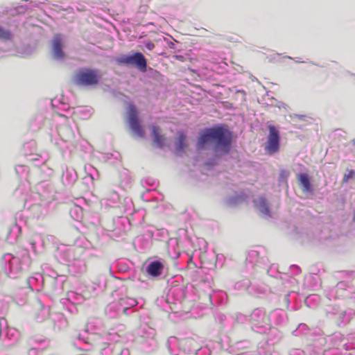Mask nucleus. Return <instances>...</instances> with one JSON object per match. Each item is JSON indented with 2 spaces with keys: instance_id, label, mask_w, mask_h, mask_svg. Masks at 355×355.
I'll use <instances>...</instances> for the list:
<instances>
[{
  "instance_id": "obj_3",
  "label": "nucleus",
  "mask_w": 355,
  "mask_h": 355,
  "mask_svg": "<svg viewBox=\"0 0 355 355\" xmlns=\"http://www.w3.org/2000/svg\"><path fill=\"white\" fill-rule=\"evenodd\" d=\"M128 119L130 128L134 135L137 137L144 138L146 132L144 128L140 124L139 121V112L136 106L133 104H130L128 106Z\"/></svg>"
},
{
  "instance_id": "obj_6",
  "label": "nucleus",
  "mask_w": 355,
  "mask_h": 355,
  "mask_svg": "<svg viewBox=\"0 0 355 355\" xmlns=\"http://www.w3.org/2000/svg\"><path fill=\"white\" fill-rule=\"evenodd\" d=\"M151 129V137L153 145L159 148H163L166 141V137L161 133V128L159 126L153 125Z\"/></svg>"
},
{
  "instance_id": "obj_1",
  "label": "nucleus",
  "mask_w": 355,
  "mask_h": 355,
  "mask_svg": "<svg viewBox=\"0 0 355 355\" xmlns=\"http://www.w3.org/2000/svg\"><path fill=\"white\" fill-rule=\"evenodd\" d=\"M232 141V132L224 125H218L213 128H206L200 134L198 139V148H202L206 144H214L216 150H220L224 153L230 150Z\"/></svg>"
},
{
  "instance_id": "obj_7",
  "label": "nucleus",
  "mask_w": 355,
  "mask_h": 355,
  "mask_svg": "<svg viewBox=\"0 0 355 355\" xmlns=\"http://www.w3.org/2000/svg\"><path fill=\"white\" fill-rule=\"evenodd\" d=\"M164 268V266L161 261H153L146 268V272L151 277L157 278L162 274Z\"/></svg>"
},
{
  "instance_id": "obj_4",
  "label": "nucleus",
  "mask_w": 355,
  "mask_h": 355,
  "mask_svg": "<svg viewBox=\"0 0 355 355\" xmlns=\"http://www.w3.org/2000/svg\"><path fill=\"white\" fill-rule=\"evenodd\" d=\"M116 62L119 64L135 66L141 71H145L146 70V59L140 52H136L132 55H122L116 59Z\"/></svg>"
},
{
  "instance_id": "obj_8",
  "label": "nucleus",
  "mask_w": 355,
  "mask_h": 355,
  "mask_svg": "<svg viewBox=\"0 0 355 355\" xmlns=\"http://www.w3.org/2000/svg\"><path fill=\"white\" fill-rule=\"evenodd\" d=\"M297 180L300 187L304 193H311L313 192V187L311 184L309 176L307 173H299L297 175Z\"/></svg>"
},
{
  "instance_id": "obj_14",
  "label": "nucleus",
  "mask_w": 355,
  "mask_h": 355,
  "mask_svg": "<svg viewBox=\"0 0 355 355\" xmlns=\"http://www.w3.org/2000/svg\"><path fill=\"white\" fill-rule=\"evenodd\" d=\"M145 46L148 50L152 51L155 47V44L151 41H147L145 44Z\"/></svg>"
},
{
  "instance_id": "obj_9",
  "label": "nucleus",
  "mask_w": 355,
  "mask_h": 355,
  "mask_svg": "<svg viewBox=\"0 0 355 355\" xmlns=\"http://www.w3.org/2000/svg\"><path fill=\"white\" fill-rule=\"evenodd\" d=\"M62 38L60 35H56L53 40V51L55 58H62L64 53L62 50Z\"/></svg>"
},
{
  "instance_id": "obj_12",
  "label": "nucleus",
  "mask_w": 355,
  "mask_h": 355,
  "mask_svg": "<svg viewBox=\"0 0 355 355\" xmlns=\"http://www.w3.org/2000/svg\"><path fill=\"white\" fill-rule=\"evenodd\" d=\"M0 38L8 40L11 39V33L9 31L3 29L0 26Z\"/></svg>"
},
{
  "instance_id": "obj_5",
  "label": "nucleus",
  "mask_w": 355,
  "mask_h": 355,
  "mask_svg": "<svg viewBox=\"0 0 355 355\" xmlns=\"http://www.w3.org/2000/svg\"><path fill=\"white\" fill-rule=\"evenodd\" d=\"M268 130L269 134L265 150L268 154L272 155L279 149V132L274 125H269Z\"/></svg>"
},
{
  "instance_id": "obj_13",
  "label": "nucleus",
  "mask_w": 355,
  "mask_h": 355,
  "mask_svg": "<svg viewBox=\"0 0 355 355\" xmlns=\"http://www.w3.org/2000/svg\"><path fill=\"white\" fill-rule=\"evenodd\" d=\"M354 175V170H350L347 174H345L343 177V182H347L350 178H352Z\"/></svg>"
},
{
  "instance_id": "obj_2",
  "label": "nucleus",
  "mask_w": 355,
  "mask_h": 355,
  "mask_svg": "<svg viewBox=\"0 0 355 355\" xmlns=\"http://www.w3.org/2000/svg\"><path fill=\"white\" fill-rule=\"evenodd\" d=\"M101 78L102 75L98 69L81 68L76 72L73 83L80 87L95 86L99 83Z\"/></svg>"
},
{
  "instance_id": "obj_11",
  "label": "nucleus",
  "mask_w": 355,
  "mask_h": 355,
  "mask_svg": "<svg viewBox=\"0 0 355 355\" xmlns=\"http://www.w3.org/2000/svg\"><path fill=\"white\" fill-rule=\"evenodd\" d=\"M187 146L186 143V136L183 132H178V140L176 141V148L178 150H182L185 147Z\"/></svg>"
},
{
  "instance_id": "obj_15",
  "label": "nucleus",
  "mask_w": 355,
  "mask_h": 355,
  "mask_svg": "<svg viewBox=\"0 0 355 355\" xmlns=\"http://www.w3.org/2000/svg\"><path fill=\"white\" fill-rule=\"evenodd\" d=\"M352 144L354 146H355V139H354L352 141Z\"/></svg>"
},
{
  "instance_id": "obj_10",
  "label": "nucleus",
  "mask_w": 355,
  "mask_h": 355,
  "mask_svg": "<svg viewBox=\"0 0 355 355\" xmlns=\"http://www.w3.org/2000/svg\"><path fill=\"white\" fill-rule=\"evenodd\" d=\"M254 203L256 207L262 214L269 215L270 209L268 206V202L264 197H259L256 200H254Z\"/></svg>"
}]
</instances>
